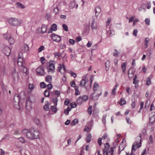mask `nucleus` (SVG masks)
I'll return each instance as SVG.
<instances>
[{"label": "nucleus", "instance_id": "nucleus-1", "mask_svg": "<svg viewBox=\"0 0 155 155\" xmlns=\"http://www.w3.org/2000/svg\"><path fill=\"white\" fill-rule=\"evenodd\" d=\"M22 132L23 134H26L27 138L30 140L39 138L40 135L39 131L34 128H30L29 130L25 129Z\"/></svg>", "mask_w": 155, "mask_h": 155}, {"label": "nucleus", "instance_id": "nucleus-2", "mask_svg": "<svg viewBox=\"0 0 155 155\" xmlns=\"http://www.w3.org/2000/svg\"><path fill=\"white\" fill-rule=\"evenodd\" d=\"M8 21L11 25L13 26H19L22 24L21 21L15 17H11L9 18Z\"/></svg>", "mask_w": 155, "mask_h": 155}, {"label": "nucleus", "instance_id": "nucleus-3", "mask_svg": "<svg viewBox=\"0 0 155 155\" xmlns=\"http://www.w3.org/2000/svg\"><path fill=\"white\" fill-rule=\"evenodd\" d=\"M20 99V97L19 95L16 94L15 95L14 98L13 104L15 107L18 109L20 107L19 106Z\"/></svg>", "mask_w": 155, "mask_h": 155}, {"label": "nucleus", "instance_id": "nucleus-4", "mask_svg": "<svg viewBox=\"0 0 155 155\" xmlns=\"http://www.w3.org/2000/svg\"><path fill=\"white\" fill-rule=\"evenodd\" d=\"M37 74L39 76H43L45 74V71L43 68L41 66L38 67L36 70Z\"/></svg>", "mask_w": 155, "mask_h": 155}, {"label": "nucleus", "instance_id": "nucleus-5", "mask_svg": "<svg viewBox=\"0 0 155 155\" xmlns=\"http://www.w3.org/2000/svg\"><path fill=\"white\" fill-rule=\"evenodd\" d=\"M102 92L101 91L99 93H97L96 91H94L91 95V98L94 101H96L98 100L99 97L101 95Z\"/></svg>", "mask_w": 155, "mask_h": 155}, {"label": "nucleus", "instance_id": "nucleus-6", "mask_svg": "<svg viewBox=\"0 0 155 155\" xmlns=\"http://www.w3.org/2000/svg\"><path fill=\"white\" fill-rule=\"evenodd\" d=\"M52 40L56 42H59L61 41V38L60 36L58 35L54 34L52 33L51 35Z\"/></svg>", "mask_w": 155, "mask_h": 155}, {"label": "nucleus", "instance_id": "nucleus-7", "mask_svg": "<svg viewBox=\"0 0 155 155\" xmlns=\"http://www.w3.org/2000/svg\"><path fill=\"white\" fill-rule=\"evenodd\" d=\"M149 118L150 123L151 124H152L155 121V113L151 112L149 115Z\"/></svg>", "mask_w": 155, "mask_h": 155}, {"label": "nucleus", "instance_id": "nucleus-8", "mask_svg": "<svg viewBox=\"0 0 155 155\" xmlns=\"http://www.w3.org/2000/svg\"><path fill=\"white\" fill-rule=\"evenodd\" d=\"M12 78L14 81H17L18 79V74L15 70L13 71L12 74Z\"/></svg>", "mask_w": 155, "mask_h": 155}, {"label": "nucleus", "instance_id": "nucleus-9", "mask_svg": "<svg viewBox=\"0 0 155 155\" xmlns=\"http://www.w3.org/2000/svg\"><path fill=\"white\" fill-rule=\"evenodd\" d=\"M87 74L86 75L83 77V79L81 81L79 84V85L81 87H84L85 89L87 88V87L85 86V84L86 83V81L85 80L86 79Z\"/></svg>", "mask_w": 155, "mask_h": 155}, {"label": "nucleus", "instance_id": "nucleus-10", "mask_svg": "<svg viewBox=\"0 0 155 155\" xmlns=\"http://www.w3.org/2000/svg\"><path fill=\"white\" fill-rule=\"evenodd\" d=\"M2 51L7 56H8L11 52L10 49L8 47L4 48L2 50Z\"/></svg>", "mask_w": 155, "mask_h": 155}, {"label": "nucleus", "instance_id": "nucleus-11", "mask_svg": "<svg viewBox=\"0 0 155 155\" xmlns=\"http://www.w3.org/2000/svg\"><path fill=\"white\" fill-rule=\"evenodd\" d=\"M95 16L97 18L101 11V8L99 6H97L95 8Z\"/></svg>", "mask_w": 155, "mask_h": 155}, {"label": "nucleus", "instance_id": "nucleus-12", "mask_svg": "<svg viewBox=\"0 0 155 155\" xmlns=\"http://www.w3.org/2000/svg\"><path fill=\"white\" fill-rule=\"evenodd\" d=\"M93 21L91 25V28L92 29H97V26L96 23H95V19L94 18V17H92Z\"/></svg>", "mask_w": 155, "mask_h": 155}, {"label": "nucleus", "instance_id": "nucleus-13", "mask_svg": "<svg viewBox=\"0 0 155 155\" xmlns=\"http://www.w3.org/2000/svg\"><path fill=\"white\" fill-rule=\"evenodd\" d=\"M54 69L55 67L54 65L52 64H50L48 68V72L53 73L54 72Z\"/></svg>", "mask_w": 155, "mask_h": 155}, {"label": "nucleus", "instance_id": "nucleus-14", "mask_svg": "<svg viewBox=\"0 0 155 155\" xmlns=\"http://www.w3.org/2000/svg\"><path fill=\"white\" fill-rule=\"evenodd\" d=\"M138 145V143L137 142H135L133 143L132 147L131 152H134L136 150L137 148Z\"/></svg>", "mask_w": 155, "mask_h": 155}, {"label": "nucleus", "instance_id": "nucleus-15", "mask_svg": "<svg viewBox=\"0 0 155 155\" xmlns=\"http://www.w3.org/2000/svg\"><path fill=\"white\" fill-rule=\"evenodd\" d=\"M15 5L16 7L18 8L24 9L25 8V5L20 2L16 3Z\"/></svg>", "mask_w": 155, "mask_h": 155}, {"label": "nucleus", "instance_id": "nucleus-16", "mask_svg": "<svg viewBox=\"0 0 155 155\" xmlns=\"http://www.w3.org/2000/svg\"><path fill=\"white\" fill-rule=\"evenodd\" d=\"M23 58L21 57H19L17 61L18 65L20 66H22L23 65Z\"/></svg>", "mask_w": 155, "mask_h": 155}, {"label": "nucleus", "instance_id": "nucleus-17", "mask_svg": "<svg viewBox=\"0 0 155 155\" xmlns=\"http://www.w3.org/2000/svg\"><path fill=\"white\" fill-rule=\"evenodd\" d=\"M114 147H112L110 148V150L106 153V155H113Z\"/></svg>", "mask_w": 155, "mask_h": 155}, {"label": "nucleus", "instance_id": "nucleus-18", "mask_svg": "<svg viewBox=\"0 0 155 155\" xmlns=\"http://www.w3.org/2000/svg\"><path fill=\"white\" fill-rule=\"evenodd\" d=\"M152 78V76L151 75H150L149 77H148L147 78L146 80V85H149L151 84V79Z\"/></svg>", "mask_w": 155, "mask_h": 155}, {"label": "nucleus", "instance_id": "nucleus-19", "mask_svg": "<svg viewBox=\"0 0 155 155\" xmlns=\"http://www.w3.org/2000/svg\"><path fill=\"white\" fill-rule=\"evenodd\" d=\"M52 77L51 75H48L46 78V81L49 83H51L52 81Z\"/></svg>", "mask_w": 155, "mask_h": 155}, {"label": "nucleus", "instance_id": "nucleus-20", "mask_svg": "<svg viewBox=\"0 0 155 155\" xmlns=\"http://www.w3.org/2000/svg\"><path fill=\"white\" fill-rule=\"evenodd\" d=\"M127 66L126 62H124L122 64H121V68L123 70V72L124 73L125 72V69L126 68Z\"/></svg>", "mask_w": 155, "mask_h": 155}, {"label": "nucleus", "instance_id": "nucleus-21", "mask_svg": "<svg viewBox=\"0 0 155 155\" xmlns=\"http://www.w3.org/2000/svg\"><path fill=\"white\" fill-rule=\"evenodd\" d=\"M77 103L79 105L81 104L84 101L81 97H79L77 99Z\"/></svg>", "mask_w": 155, "mask_h": 155}, {"label": "nucleus", "instance_id": "nucleus-22", "mask_svg": "<svg viewBox=\"0 0 155 155\" xmlns=\"http://www.w3.org/2000/svg\"><path fill=\"white\" fill-rule=\"evenodd\" d=\"M29 49V47L28 45L25 44L24 45L23 47L22 48L23 51L25 52H27Z\"/></svg>", "mask_w": 155, "mask_h": 155}, {"label": "nucleus", "instance_id": "nucleus-23", "mask_svg": "<svg viewBox=\"0 0 155 155\" xmlns=\"http://www.w3.org/2000/svg\"><path fill=\"white\" fill-rule=\"evenodd\" d=\"M47 29V27L45 25H42L41 28V32L42 33H45Z\"/></svg>", "mask_w": 155, "mask_h": 155}, {"label": "nucleus", "instance_id": "nucleus-24", "mask_svg": "<svg viewBox=\"0 0 155 155\" xmlns=\"http://www.w3.org/2000/svg\"><path fill=\"white\" fill-rule=\"evenodd\" d=\"M78 120L77 119H75L72 121L71 125L72 126H74L78 124Z\"/></svg>", "mask_w": 155, "mask_h": 155}, {"label": "nucleus", "instance_id": "nucleus-25", "mask_svg": "<svg viewBox=\"0 0 155 155\" xmlns=\"http://www.w3.org/2000/svg\"><path fill=\"white\" fill-rule=\"evenodd\" d=\"M11 35L10 34L6 33L4 35V38L6 40H8L10 38H11Z\"/></svg>", "mask_w": 155, "mask_h": 155}, {"label": "nucleus", "instance_id": "nucleus-26", "mask_svg": "<svg viewBox=\"0 0 155 155\" xmlns=\"http://www.w3.org/2000/svg\"><path fill=\"white\" fill-rule=\"evenodd\" d=\"M99 88V86L98 84L96 82L94 83L93 89L95 91Z\"/></svg>", "mask_w": 155, "mask_h": 155}, {"label": "nucleus", "instance_id": "nucleus-27", "mask_svg": "<svg viewBox=\"0 0 155 155\" xmlns=\"http://www.w3.org/2000/svg\"><path fill=\"white\" fill-rule=\"evenodd\" d=\"M87 142L89 143L91 140V135L90 134H88L86 138Z\"/></svg>", "mask_w": 155, "mask_h": 155}, {"label": "nucleus", "instance_id": "nucleus-28", "mask_svg": "<svg viewBox=\"0 0 155 155\" xmlns=\"http://www.w3.org/2000/svg\"><path fill=\"white\" fill-rule=\"evenodd\" d=\"M49 105L48 104V102H47V104H46L43 107L44 109L46 111H48L49 110Z\"/></svg>", "mask_w": 155, "mask_h": 155}, {"label": "nucleus", "instance_id": "nucleus-29", "mask_svg": "<svg viewBox=\"0 0 155 155\" xmlns=\"http://www.w3.org/2000/svg\"><path fill=\"white\" fill-rule=\"evenodd\" d=\"M51 29H52L53 31H55L57 30V25L55 24H53L51 25Z\"/></svg>", "mask_w": 155, "mask_h": 155}, {"label": "nucleus", "instance_id": "nucleus-30", "mask_svg": "<svg viewBox=\"0 0 155 155\" xmlns=\"http://www.w3.org/2000/svg\"><path fill=\"white\" fill-rule=\"evenodd\" d=\"M78 87V86H76L75 87V95H79L80 94V92L79 91Z\"/></svg>", "mask_w": 155, "mask_h": 155}, {"label": "nucleus", "instance_id": "nucleus-31", "mask_svg": "<svg viewBox=\"0 0 155 155\" xmlns=\"http://www.w3.org/2000/svg\"><path fill=\"white\" fill-rule=\"evenodd\" d=\"M110 61L108 60L105 63V64L106 67V69L107 70H108L109 69L110 67Z\"/></svg>", "mask_w": 155, "mask_h": 155}, {"label": "nucleus", "instance_id": "nucleus-32", "mask_svg": "<svg viewBox=\"0 0 155 155\" xmlns=\"http://www.w3.org/2000/svg\"><path fill=\"white\" fill-rule=\"evenodd\" d=\"M75 2L74 1H73L71 2L70 5V7L71 8L73 9L74 8L75 5Z\"/></svg>", "mask_w": 155, "mask_h": 155}, {"label": "nucleus", "instance_id": "nucleus-33", "mask_svg": "<svg viewBox=\"0 0 155 155\" xmlns=\"http://www.w3.org/2000/svg\"><path fill=\"white\" fill-rule=\"evenodd\" d=\"M137 78V77L136 75H135L134 77L133 81V83L134 84H138V83L139 82V80H136Z\"/></svg>", "mask_w": 155, "mask_h": 155}, {"label": "nucleus", "instance_id": "nucleus-34", "mask_svg": "<svg viewBox=\"0 0 155 155\" xmlns=\"http://www.w3.org/2000/svg\"><path fill=\"white\" fill-rule=\"evenodd\" d=\"M59 9L58 7H56L54 8L53 12L55 14H58L59 13Z\"/></svg>", "mask_w": 155, "mask_h": 155}, {"label": "nucleus", "instance_id": "nucleus-35", "mask_svg": "<svg viewBox=\"0 0 155 155\" xmlns=\"http://www.w3.org/2000/svg\"><path fill=\"white\" fill-rule=\"evenodd\" d=\"M10 45H13L15 43V40L11 36V38L8 40Z\"/></svg>", "mask_w": 155, "mask_h": 155}, {"label": "nucleus", "instance_id": "nucleus-36", "mask_svg": "<svg viewBox=\"0 0 155 155\" xmlns=\"http://www.w3.org/2000/svg\"><path fill=\"white\" fill-rule=\"evenodd\" d=\"M52 101L54 103V105L56 106L57 105V102L58 101V100L57 98H53L52 99Z\"/></svg>", "mask_w": 155, "mask_h": 155}, {"label": "nucleus", "instance_id": "nucleus-37", "mask_svg": "<svg viewBox=\"0 0 155 155\" xmlns=\"http://www.w3.org/2000/svg\"><path fill=\"white\" fill-rule=\"evenodd\" d=\"M56 106H52L51 107V110L53 112H54L55 113H56L57 111V108L55 107Z\"/></svg>", "mask_w": 155, "mask_h": 155}, {"label": "nucleus", "instance_id": "nucleus-38", "mask_svg": "<svg viewBox=\"0 0 155 155\" xmlns=\"http://www.w3.org/2000/svg\"><path fill=\"white\" fill-rule=\"evenodd\" d=\"M34 122L37 125H40V121L39 119L35 118L34 120Z\"/></svg>", "mask_w": 155, "mask_h": 155}, {"label": "nucleus", "instance_id": "nucleus-39", "mask_svg": "<svg viewBox=\"0 0 155 155\" xmlns=\"http://www.w3.org/2000/svg\"><path fill=\"white\" fill-rule=\"evenodd\" d=\"M50 94L48 90H45L44 92V95L46 97H49Z\"/></svg>", "mask_w": 155, "mask_h": 155}, {"label": "nucleus", "instance_id": "nucleus-40", "mask_svg": "<svg viewBox=\"0 0 155 155\" xmlns=\"http://www.w3.org/2000/svg\"><path fill=\"white\" fill-rule=\"evenodd\" d=\"M83 100V101L84 102L86 101L88 99V97L86 95H84L81 97Z\"/></svg>", "mask_w": 155, "mask_h": 155}, {"label": "nucleus", "instance_id": "nucleus-41", "mask_svg": "<svg viewBox=\"0 0 155 155\" xmlns=\"http://www.w3.org/2000/svg\"><path fill=\"white\" fill-rule=\"evenodd\" d=\"M92 107L91 106H90L88 109V113L90 114L91 115L92 114Z\"/></svg>", "mask_w": 155, "mask_h": 155}, {"label": "nucleus", "instance_id": "nucleus-42", "mask_svg": "<svg viewBox=\"0 0 155 155\" xmlns=\"http://www.w3.org/2000/svg\"><path fill=\"white\" fill-rule=\"evenodd\" d=\"M149 39L148 38H146L145 39V48H147L149 44Z\"/></svg>", "mask_w": 155, "mask_h": 155}, {"label": "nucleus", "instance_id": "nucleus-43", "mask_svg": "<svg viewBox=\"0 0 155 155\" xmlns=\"http://www.w3.org/2000/svg\"><path fill=\"white\" fill-rule=\"evenodd\" d=\"M107 117V115H104L102 118V122L104 124H106V119Z\"/></svg>", "mask_w": 155, "mask_h": 155}, {"label": "nucleus", "instance_id": "nucleus-44", "mask_svg": "<svg viewBox=\"0 0 155 155\" xmlns=\"http://www.w3.org/2000/svg\"><path fill=\"white\" fill-rule=\"evenodd\" d=\"M44 49H45V47H44V46H41L40 47H39L38 49V52H41L42 51L44 50Z\"/></svg>", "mask_w": 155, "mask_h": 155}, {"label": "nucleus", "instance_id": "nucleus-45", "mask_svg": "<svg viewBox=\"0 0 155 155\" xmlns=\"http://www.w3.org/2000/svg\"><path fill=\"white\" fill-rule=\"evenodd\" d=\"M19 141L22 143H24L25 142V140L22 137H20L19 138Z\"/></svg>", "mask_w": 155, "mask_h": 155}, {"label": "nucleus", "instance_id": "nucleus-46", "mask_svg": "<svg viewBox=\"0 0 155 155\" xmlns=\"http://www.w3.org/2000/svg\"><path fill=\"white\" fill-rule=\"evenodd\" d=\"M41 87V88H45L46 87V84L44 82H41L40 84Z\"/></svg>", "mask_w": 155, "mask_h": 155}, {"label": "nucleus", "instance_id": "nucleus-47", "mask_svg": "<svg viewBox=\"0 0 155 155\" xmlns=\"http://www.w3.org/2000/svg\"><path fill=\"white\" fill-rule=\"evenodd\" d=\"M62 27L65 31H68V27L65 24H63Z\"/></svg>", "mask_w": 155, "mask_h": 155}, {"label": "nucleus", "instance_id": "nucleus-48", "mask_svg": "<svg viewBox=\"0 0 155 155\" xmlns=\"http://www.w3.org/2000/svg\"><path fill=\"white\" fill-rule=\"evenodd\" d=\"M23 68V72L26 75L27 74V69L25 67H23V66H22Z\"/></svg>", "mask_w": 155, "mask_h": 155}, {"label": "nucleus", "instance_id": "nucleus-49", "mask_svg": "<svg viewBox=\"0 0 155 155\" xmlns=\"http://www.w3.org/2000/svg\"><path fill=\"white\" fill-rule=\"evenodd\" d=\"M148 143L150 144L152 143H153V137L152 135H150V136Z\"/></svg>", "mask_w": 155, "mask_h": 155}, {"label": "nucleus", "instance_id": "nucleus-50", "mask_svg": "<svg viewBox=\"0 0 155 155\" xmlns=\"http://www.w3.org/2000/svg\"><path fill=\"white\" fill-rule=\"evenodd\" d=\"M69 100L68 98H66L64 102V104L65 105H68L69 103Z\"/></svg>", "mask_w": 155, "mask_h": 155}, {"label": "nucleus", "instance_id": "nucleus-51", "mask_svg": "<svg viewBox=\"0 0 155 155\" xmlns=\"http://www.w3.org/2000/svg\"><path fill=\"white\" fill-rule=\"evenodd\" d=\"M105 148L106 150H108L109 149L110 147V145L109 143H105Z\"/></svg>", "mask_w": 155, "mask_h": 155}, {"label": "nucleus", "instance_id": "nucleus-52", "mask_svg": "<svg viewBox=\"0 0 155 155\" xmlns=\"http://www.w3.org/2000/svg\"><path fill=\"white\" fill-rule=\"evenodd\" d=\"M120 102L121 105H124L126 104V101L124 100H123L122 98L121 99Z\"/></svg>", "mask_w": 155, "mask_h": 155}, {"label": "nucleus", "instance_id": "nucleus-53", "mask_svg": "<svg viewBox=\"0 0 155 155\" xmlns=\"http://www.w3.org/2000/svg\"><path fill=\"white\" fill-rule=\"evenodd\" d=\"M69 42L72 45H74L75 43V41L73 39H69Z\"/></svg>", "mask_w": 155, "mask_h": 155}, {"label": "nucleus", "instance_id": "nucleus-54", "mask_svg": "<svg viewBox=\"0 0 155 155\" xmlns=\"http://www.w3.org/2000/svg\"><path fill=\"white\" fill-rule=\"evenodd\" d=\"M145 22L147 25H149L150 24V20L148 18H146L145 20Z\"/></svg>", "mask_w": 155, "mask_h": 155}, {"label": "nucleus", "instance_id": "nucleus-55", "mask_svg": "<svg viewBox=\"0 0 155 155\" xmlns=\"http://www.w3.org/2000/svg\"><path fill=\"white\" fill-rule=\"evenodd\" d=\"M54 54L55 57H61V55L58 52H55L54 53Z\"/></svg>", "mask_w": 155, "mask_h": 155}, {"label": "nucleus", "instance_id": "nucleus-56", "mask_svg": "<svg viewBox=\"0 0 155 155\" xmlns=\"http://www.w3.org/2000/svg\"><path fill=\"white\" fill-rule=\"evenodd\" d=\"M138 32V31L137 29H134L133 31V35L135 37L137 36V34Z\"/></svg>", "mask_w": 155, "mask_h": 155}, {"label": "nucleus", "instance_id": "nucleus-57", "mask_svg": "<svg viewBox=\"0 0 155 155\" xmlns=\"http://www.w3.org/2000/svg\"><path fill=\"white\" fill-rule=\"evenodd\" d=\"M135 18V16H133L131 17L130 18H129V23H130L134 21Z\"/></svg>", "mask_w": 155, "mask_h": 155}, {"label": "nucleus", "instance_id": "nucleus-58", "mask_svg": "<svg viewBox=\"0 0 155 155\" xmlns=\"http://www.w3.org/2000/svg\"><path fill=\"white\" fill-rule=\"evenodd\" d=\"M114 50L115 52L114 53L113 55L115 57H117L119 54V53L117 52V51L116 49H115Z\"/></svg>", "mask_w": 155, "mask_h": 155}, {"label": "nucleus", "instance_id": "nucleus-59", "mask_svg": "<svg viewBox=\"0 0 155 155\" xmlns=\"http://www.w3.org/2000/svg\"><path fill=\"white\" fill-rule=\"evenodd\" d=\"M29 88L31 90H32L34 89V86L33 84H30L29 85Z\"/></svg>", "mask_w": 155, "mask_h": 155}, {"label": "nucleus", "instance_id": "nucleus-60", "mask_svg": "<svg viewBox=\"0 0 155 155\" xmlns=\"http://www.w3.org/2000/svg\"><path fill=\"white\" fill-rule=\"evenodd\" d=\"M101 140L102 138H99L98 139V143L100 146H101Z\"/></svg>", "mask_w": 155, "mask_h": 155}, {"label": "nucleus", "instance_id": "nucleus-61", "mask_svg": "<svg viewBox=\"0 0 155 155\" xmlns=\"http://www.w3.org/2000/svg\"><path fill=\"white\" fill-rule=\"evenodd\" d=\"M69 111L67 109H64V113L66 115H68Z\"/></svg>", "mask_w": 155, "mask_h": 155}, {"label": "nucleus", "instance_id": "nucleus-62", "mask_svg": "<svg viewBox=\"0 0 155 155\" xmlns=\"http://www.w3.org/2000/svg\"><path fill=\"white\" fill-rule=\"evenodd\" d=\"M70 73L71 75L74 78H75L76 77L77 75H76V74L74 72H73L72 71H70Z\"/></svg>", "mask_w": 155, "mask_h": 155}, {"label": "nucleus", "instance_id": "nucleus-63", "mask_svg": "<svg viewBox=\"0 0 155 155\" xmlns=\"http://www.w3.org/2000/svg\"><path fill=\"white\" fill-rule=\"evenodd\" d=\"M48 89L49 90L51 89L52 88V84H50V83L48 84L47 85Z\"/></svg>", "mask_w": 155, "mask_h": 155}, {"label": "nucleus", "instance_id": "nucleus-64", "mask_svg": "<svg viewBox=\"0 0 155 155\" xmlns=\"http://www.w3.org/2000/svg\"><path fill=\"white\" fill-rule=\"evenodd\" d=\"M73 108V107L72 106H71V105H70V104H69L68 106L67 109L69 111H70L71 110V109Z\"/></svg>", "mask_w": 155, "mask_h": 155}]
</instances>
